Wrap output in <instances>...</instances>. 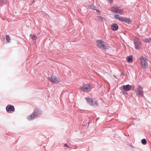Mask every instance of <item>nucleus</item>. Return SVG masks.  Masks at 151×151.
<instances>
[{
	"instance_id": "obj_11",
	"label": "nucleus",
	"mask_w": 151,
	"mask_h": 151,
	"mask_svg": "<svg viewBox=\"0 0 151 151\" xmlns=\"http://www.w3.org/2000/svg\"><path fill=\"white\" fill-rule=\"evenodd\" d=\"M132 86L129 84L123 85L122 86L123 90L125 91H128L130 90L132 88Z\"/></svg>"
},
{
	"instance_id": "obj_12",
	"label": "nucleus",
	"mask_w": 151,
	"mask_h": 151,
	"mask_svg": "<svg viewBox=\"0 0 151 151\" xmlns=\"http://www.w3.org/2000/svg\"><path fill=\"white\" fill-rule=\"evenodd\" d=\"M111 28L113 31H115L118 29L119 26L116 23H114L111 25Z\"/></svg>"
},
{
	"instance_id": "obj_27",
	"label": "nucleus",
	"mask_w": 151,
	"mask_h": 151,
	"mask_svg": "<svg viewBox=\"0 0 151 151\" xmlns=\"http://www.w3.org/2000/svg\"><path fill=\"white\" fill-rule=\"evenodd\" d=\"M149 39H150V42H151V37L150 38H149Z\"/></svg>"
},
{
	"instance_id": "obj_3",
	"label": "nucleus",
	"mask_w": 151,
	"mask_h": 151,
	"mask_svg": "<svg viewBox=\"0 0 151 151\" xmlns=\"http://www.w3.org/2000/svg\"><path fill=\"white\" fill-rule=\"evenodd\" d=\"M85 99L89 105L93 106H96L97 105L98 101L90 97H86Z\"/></svg>"
},
{
	"instance_id": "obj_26",
	"label": "nucleus",
	"mask_w": 151,
	"mask_h": 151,
	"mask_svg": "<svg viewBox=\"0 0 151 151\" xmlns=\"http://www.w3.org/2000/svg\"><path fill=\"white\" fill-rule=\"evenodd\" d=\"M96 10L97 12L98 13H100V11L99 9H96Z\"/></svg>"
},
{
	"instance_id": "obj_9",
	"label": "nucleus",
	"mask_w": 151,
	"mask_h": 151,
	"mask_svg": "<svg viewBox=\"0 0 151 151\" xmlns=\"http://www.w3.org/2000/svg\"><path fill=\"white\" fill-rule=\"evenodd\" d=\"M142 89L143 88L140 85L138 86L137 88V91L136 92V95L137 96L141 95L142 97H143L144 95L143 94Z\"/></svg>"
},
{
	"instance_id": "obj_14",
	"label": "nucleus",
	"mask_w": 151,
	"mask_h": 151,
	"mask_svg": "<svg viewBox=\"0 0 151 151\" xmlns=\"http://www.w3.org/2000/svg\"><path fill=\"white\" fill-rule=\"evenodd\" d=\"M123 22H125L128 24H130L131 22V21L128 18L124 17Z\"/></svg>"
},
{
	"instance_id": "obj_10",
	"label": "nucleus",
	"mask_w": 151,
	"mask_h": 151,
	"mask_svg": "<svg viewBox=\"0 0 151 151\" xmlns=\"http://www.w3.org/2000/svg\"><path fill=\"white\" fill-rule=\"evenodd\" d=\"M6 109L7 112L14 111L15 110V108L14 106L13 105L9 104L6 106Z\"/></svg>"
},
{
	"instance_id": "obj_19",
	"label": "nucleus",
	"mask_w": 151,
	"mask_h": 151,
	"mask_svg": "<svg viewBox=\"0 0 151 151\" xmlns=\"http://www.w3.org/2000/svg\"><path fill=\"white\" fill-rule=\"evenodd\" d=\"M6 39L7 42H9L10 40V37L9 35L6 36Z\"/></svg>"
},
{
	"instance_id": "obj_13",
	"label": "nucleus",
	"mask_w": 151,
	"mask_h": 151,
	"mask_svg": "<svg viewBox=\"0 0 151 151\" xmlns=\"http://www.w3.org/2000/svg\"><path fill=\"white\" fill-rule=\"evenodd\" d=\"M133 60V57L132 56L129 55L127 57V60L128 62H132Z\"/></svg>"
},
{
	"instance_id": "obj_18",
	"label": "nucleus",
	"mask_w": 151,
	"mask_h": 151,
	"mask_svg": "<svg viewBox=\"0 0 151 151\" xmlns=\"http://www.w3.org/2000/svg\"><path fill=\"white\" fill-rule=\"evenodd\" d=\"M141 142L144 145H146L147 143V141L145 139H142L141 140Z\"/></svg>"
},
{
	"instance_id": "obj_5",
	"label": "nucleus",
	"mask_w": 151,
	"mask_h": 151,
	"mask_svg": "<svg viewBox=\"0 0 151 151\" xmlns=\"http://www.w3.org/2000/svg\"><path fill=\"white\" fill-rule=\"evenodd\" d=\"M48 80L55 84H58L60 82V80L57 77L52 75L48 78Z\"/></svg>"
},
{
	"instance_id": "obj_20",
	"label": "nucleus",
	"mask_w": 151,
	"mask_h": 151,
	"mask_svg": "<svg viewBox=\"0 0 151 151\" xmlns=\"http://www.w3.org/2000/svg\"><path fill=\"white\" fill-rule=\"evenodd\" d=\"M124 17H119V20L120 21H122L123 22L124 21Z\"/></svg>"
},
{
	"instance_id": "obj_4",
	"label": "nucleus",
	"mask_w": 151,
	"mask_h": 151,
	"mask_svg": "<svg viewBox=\"0 0 151 151\" xmlns=\"http://www.w3.org/2000/svg\"><path fill=\"white\" fill-rule=\"evenodd\" d=\"M140 63L142 67L144 69H146L148 66L147 58H145L144 56L142 55L140 58Z\"/></svg>"
},
{
	"instance_id": "obj_22",
	"label": "nucleus",
	"mask_w": 151,
	"mask_h": 151,
	"mask_svg": "<svg viewBox=\"0 0 151 151\" xmlns=\"http://www.w3.org/2000/svg\"><path fill=\"white\" fill-rule=\"evenodd\" d=\"M114 17L116 19H119V15L118 14H116V15H115V16H114Z\"/></svg>"
},
{
	"instance_id": "obj_28",
	"label": "nucleus",
	"mask_w": 151,
	"mask_h": 151,
	"mask_svg": "<svg viewBox=\"0 0 151 151\" xmlns=\"http://www.w3.org/2000/svg\"><path fill=\"white\" fill-rule=\"evenodd\" d=\"M114 76L116 78V76Z\"/></svg>"
},
{
	"instance_id": "obj_6",
	"label": "nucleus",
	"mask_w": 151,
	"mask_h": 151,
	"mask_svg": "<svg viewBox=\"0 0 151 151\" xmlns=\"http://www.w3.org/2000/svg\"><path fill=\"white\" fill-rule=\"evenodd\" d=\"M134 47L136 49H138L141 47V43L140 40L136 37L134 40Z\"/></svg>"
},
{
	"instance_id": "obj_1",
	"label": "nucleus",
	"mask_w": 151,
	"mask_h": 151,
	"mask_svg": "<svg viewBox=\"0 0 151 151\" xmlns=\"http://www.w3.org/2000/svg\"><path fill=\"white\" fill-rule=\"evenodd\" d=\"M42 114V111L40 109L35 108L32 113L27 116V119L29 121L32 120L37 119Z\"/></svg>"
},
{
	"instance_id": "obj_23",
	"label": "nucleus",
	"mask_w": 151,
	"mask_h": 151,
	"mask_svg": "<svg viewBox=\"0 0 151 151\" xmlns=\"http://www.w3.org/2000/svg\"><path fill=\"white\" fill-rule=\"evenodd\" d=\"M125 75V74L124 72L123 71H122L121 72V73L120 74V76H124Z\"/></svg>"
},
{
	"instance_id": "obj_8",
	"label": "nucleus",
	"mask_w": 151,
	"mask_h": 151,
	"mask_svg": "<svg viewBox=\"0 0 151 151\" xmlns=\"http://www.w3.org/2000/svg\"><path fill=\"white\" fill-rule=\"evenodd\" d=\"M80 90L81 91H89L91 89V88L87 84L84 85L80 87Z\"/></svg>"
},
{
	"instance_id": "obj_21",
	"label": "nucleus",
	"mask_w": 151,
	"mask_h": 151,
	"mask_svg": "<svg viewBox=\"0 0 151 151\" xmlns=\"http://www.w3.org/2000/svg\"><path fill=\"white\" fill-rule=\"evenodd\" d=\"M144 42L146 43H150L149 38H146L144 40Z\"/></svg>"
},
{
	"instance_id": "obj_25",
	"label": "nucleus",
	"mask_w": 151,
	"mask_h": 151,
	"mask_svg": "<svg viewBox=\"0 0 151 151\" xmlns=\"http://www.w3.org/2000/svg\"><path fill=\"white\" fill-rule=\"evenodd\" d=\"M64 147H66L67 148H69V146L66 143H65L64 145Z\"/></svg>"
},
{
	"instance_id": "obj_2",
	"label": "nucleus",
	"mask_w": 151,
	"mask_h": 151,
	"mask_svg": "<svg viewBox=\"0 0 151 151\" xmlns=\"http://www.w3.org/2000/svg\"><path fill=\"white\" fill-rule=\"evenodd\" d=\"M96 45L98 47L104 49L106 51L108 49L107 43L102 40L98 39L96 40Z\"/></svg>"
},
{
	"instance_id": "obj_24",
	"label": "nucleus",
	"mask_w": 151,
	"mask_h": 151,
	"mask_svg": "<svg viewBox=\"0 0 151 151\" xmlns=\"http://www.w3.org/2000/svg\"><path fill=\"white\" fill-rule=\"evenodd\" d=\"M98 17H99V19H101L102 20H103V19H104L103 17H102V16H99Z\"/></svg>"
},
{
	"instance_id": "obj_16",
	"label": "nucleus",
	"mask_w": 151,
	"mask_h": 151,
	"mask_svg": "<svg viewBox=\"0 0 151 151\" xmlns=\"http://www.w3.org/2000/svg\"><path fill=\"white\" fill-rule=\"evenodd\" d=\"M89 9H92L93 10H96V7L94 5H90L89 7Z\"/></svg>"
},
{
	"instance_id": "obj_15",
	"label": "nucleus",
	"mask_w": 151,
	"mask_h": 151,
	"mask_svg": "<svg viewBox=\"0 0 151 151\" xmlns=\"http://www.w3.org/2000/svg\"><path fill=\"white\" fill-rule=\"evenodd\" d=\"M30 37L32 40H35L37 39V37L36 36L35 34L30 35Z\"/></svg>"
},
{
	"instance_id": "obj_7",
	"label": "nucleus",
	"mask_w": 151,
	"mask_h": 151,
	"mask_svg": "<svg viewBox=\"0 0 151 151\" xmlns=\"http://www.w3.org/2000/svg\"><path fill=\"white\" fill-rule=\"evenodd\" d=\"M120 7H117L114 6L112 7L113 10L112 12H114L115 13H118L122 14V13L123 12V10L120 8Z\"/></svg>"
},
{
	"instance_id": "obj_17",
	"label": "nucleus",
	"mask_w": 151,
	"mask_h": 151,
	"mask_svg": "<svg viewBox=\"0 0 151 151\" xmlns=\"http://www.w3.org/2000/svg\"><path fill=\"white\" fill-rule=\"evenodd\" d=\"M7 0H0V5L3 6Z\"/></svg>"
}]
</instances>
